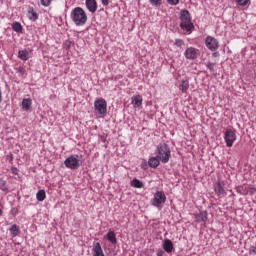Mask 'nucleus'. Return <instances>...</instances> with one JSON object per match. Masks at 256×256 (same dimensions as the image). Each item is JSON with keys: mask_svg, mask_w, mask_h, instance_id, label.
<instances>
[{"mask_svg": "<svg viewBox=\"0 0 256 256\" xmlns=\"http://www.w3.org/2000/svg\"><path fill=\"white\" fill-rule=\"evenodd\" d=\"M45 197H46L45 190H39L36 194L37 201H45Z\"/></svg>", "mask_w": 256, "mask_h": 256, "instance_id": "23", "label": "nucleus"}, {"mask_svg": "<svg viewBox=\"0 0 256 256\" xmlns=\"http://www.w3.org/2000/svg\"><path fill=\"white\" fill-rule=\"evenodd\" d=\"M19 59H22V61H27L29 59V52L27 50H20L18 52Z\"/></svg>", "mask_w": 256, "mask_h": 256, "instance_id": "20", "label": "nucleus"}, {"mask_svg": "<svg viewBox=\"0 0 256 256\" xmlns=\"http://www.w3.org/2000/svg\"><path fill=\"white\" fill-rule=\"evenodd\" d=\"M2 214V211L0 210V215Z\"/></svg>", "mask_w": 256, "mask_h": 256, "instance_id": "42", "label": "nucleus"}, {"mask_svg": "<svg viewBox=\"0 0 256 256\" xmlns=\"http://www.w3.org/2000/svg\"><path fill=\"white\" fill-rule=\"evenodd\" d=\"M165 201H167V196H165V192L157 191L154 194V198L151 201V205H153V207H159V205H163Z\"/></svg>", "mask_w": 256, "mask_h": 256, "instance_id": "4", "label": "nucleus"}, {"mask_svg": "<svg viewBox=\"0 0 256 256\" xmlns=\"http://www.w3.org/2000/svg\"><path fill=\"white\" fill-rule=\"evenodd\" d=\"M206 47H208L210 51H217V49H219V41L212 36H208L206 38Z\"/></svg>", "mask_w": 256, "mask_h": 256, "instance_id": "8", "label": "nucleus"}, {"mask_svg": "<svg viewBox=\"0 0 256 256\" xmlns=\"http://www.w3.org/2000/svg\"><path fill=\"white\" fill-rule=\"evenodd\" d=\"M189 89V81L183 80L180 85V91H187Z\"/></svg>", "mask_w": 256, "mask_h": 256, "instance_id": "25", "label": "nucleus"}, {"mask_svg": "<svg viewBox=\"0 0 256 256\" xmlns=\"http://www.w3.org/2000/svg\"><path fill=\"white\" fill-rule=\"evenodd\" d=\"M101 3H102V5L107 7V5H109V0H101Z\"/></svg>", "mask_w": 256, "mask_h": 256, "instance_id": "34", "label": "nucleus"}, {"mask_svg": "<svg viewBox=\"0 0 256 256\" xmlns=\"http://www.w3.org/2000/svg\"><path fill=\"white\" fill-rule=\"evenodd\" d=\"M144 167H147V164H144Z\"/></svg>", "mask_w": 256, "mask_h": 256, "instance_id": "41", "label": "nucleus"}, {"mask_svg": "<svg viewBox=\"0 0 256 256\" xmlns=\"http://www.w3.org/2000/svg\"><path fill=\"white\" fill-rule=\"evenodd\" d=\"M214 191L216 195H225V183L224 182H218L214 185Z\"/></svg>", "mask_w": 256, "mask_h": 256, "instance_id": "10", "label": "nucleus"}, {"mask_svg": "<svg viewBox=\"0 0 256 256\" xmlns=\"http://www.w3.org/2000/svg\"><path fill=\"white\" fill-rule=\"evenodd\" d=\"M163 255H165V251H163V250H158L157 256H163Z\"/></svg>", "mask_w": 256, "mask_h": 256, "instance_id": "36", "label": "nucleus"}, {"mask_svg": "<svg viewBox=\"0 0 256 256\" xmlns=\"http://www.w3.org/2000/svg\"><path fill=\"white\" fill-rule=\"evenodd\" d=\"M85 5L90 13H95L97 11L96 0H86Z\"/></svg>", "mask_w": 256, "mask_h": 256, "instance_id": "11", "label": "nucleus"}, {"mask_svg": "<svg viewBox=\"0 0 256 256\" xmlns=\"http://www.w3.org/2000/svg\"><path fill=\"white\" fill-rule=\"evenodd\" d=\"M156 156L162 163H169V159H171V148H169V145L165 143L159 144L156 150Z\"/></svg>", "mask_w": 256, "mask_h": 256, "instance_id": "2", "label": "nucleus"}, {"mask_svg": "<svg viewBox=\"0 0 256 256\" xmlns=\"http://www.w3.org/2000/svg\"><path fill=\"white\" fill-rule=\"evenodd\" d=\"M18 73H21L23 75L25 73V68L19 67Z\"/></svg>", "mask_w": 256, "mask_h": 256, "instance_id": "35", "label": "nucleus"}, {"mask_svg": "<svg viewBox=\"0 0 256 256\" xmlns=\"http://www.w3.org/2000/svg\"><path fill=\"white\" fill-rule=\"evenodd\" d=\"M28 17L30 21H37V19H39V16L33 10L28 11Z\"/></svg>", "mask_w": 256, "mask_h": 256, "instance_id": "24", "label": "nucleus"}, {"mask_svg": "<svg viewBox=\"0 0 256 256\" xmlns=\"http://www.w3.org/2000/svg\"><path fill=\"white\" fill-rule=\"evenodd\" d=\"M249 253H250V255H256V247L251 246L250 249H249Z\"/></svg>", "mask_w": 256, "mask_h": 256, "instance_id": "32", "label": "nucleus"}, {"mask_svg": "<svg viewBox=\"0 0 256 256\" xmlns=\"http://www.w3.org/2000/svg\"><path fill=\"white\" fill-rule=\"evenodd\" d=\"M7 160L8 161H13V154L7 155Z\"/></svg>", "mask_w": 256, "mask_h": 256, "instance_id": "37", "label": "nucleus"}, {"mask_svg": "<svg viewBox=\"0 0 256 256\" xmlns=\"http://www.w3.org/2000/svg\"><path fill=\"white\" fill-rule=\"evenodd\" d=\"M180 20L182 21L180 23L181 29L183 31H187L188 33L193 29V24L191 23V13L188 12V10H181L180 11Z\"/></svg>", "mask_w": 256, "mask_h": 256, "instance_id": "3", "label": "nucleus"}, {"mask_svg": "<svg viewBox=\"0 0 256 256\" xmlns=\"http://www.w3.org/2000/svg\"><path fill=\"white\" fill-rule=\"evenodd\" d=\"M1 101H3V93L0 90V103H1Z\"/></svg>", "mask_w": 256, "mask_h": 256, "instance_id": "39", "label": "nucleus"}, {"mask_svg": "<svg viewBox=\"0 0 256 256\" xmlns=\"http://www.w3.org/2000/svg\"><path fill=\"white\" fill-rule=\"evenodd\" d=\"M167 2L169 3V5H178L179 4V0H167Z\"/></svg>", "mask_w": 256, "mask_h": 256, "instance_id": "33", "label": "nucleus"}, {"mask_svg": "<svg viewBox=\"0 0 256 256\" xmlns=\"http://www.w3.org/2000/svg\"><path fill=\"white\" fill-rule=\"evenodd\" d=\"M95 110L99 115H107V101L105 99H98L94 102Z\"/></svg>", "mask_w": 256, "mask_h": 256, "instance_id": "5", "label": "nucleus"}, {"mask_svg": "<svg viewBox=\"0 0 256 256\" xmlns=\"http://www.w3.org/2000/svg\"><path fill=\"white\" fill-rule=\"evenodd\" d=\"M162 247L166 253H173V249H175L173 242L170 239H165L163 241Z\"/></svg>", "mask_w": 256, "mask_h": 256, "instance_id": "9", "label": "nucleus"}, {"mask_svg": "<svg viewBox=\"0 0 256 256\" xmlns=\"http://www.w3.org/2000/svg\"><path fill=\"white\" fill-rule=\"evenodd\" d=\"M31 98L23 99L22 101V107L25 109V111H29L31 109Z\"/></svg>", "mask_w": 256, "mask_h": 256, "instance_id": "21", "label": "nucleus"}, {"mask_svg": "<svg viewBox=\"0 0 256 256\" xmlns=\"http://www.w3.org/2000/svg\"><path fill=\"white\" fill-rule=\"evenodd\" d=\"M185 57L186 59H197V50L193 47L187 48L185 51Z\"/></svg>", "mask_w": 256, "mask_h": 256, "instance_id": "12", "label": "nucleus"}, {"mask_svg": "<svg viewBox=\"0 0 256 256\" xmlns=\"http://www.w3.org/2000/svg\"><path fill=\"white\" fill-rule=\"evenodd\" d=\"M175 45H176L177 47H182L183 45H185V43L183 42L182 39H176Z\"/></svg>", "mask_w": 256, "mask_h": 256, "instance_id": "31", "label": "nucleus"}, {"mask_svg": "<svg viewBox=\"0 0 256 256\" xmlns=\"http://www.w3.org/2000/svg\"><path fill=\"white\" fill-rule=\"evenodd\" d=\"M12 29L13 31H16V33H21V31H23V26H21V23L19 22H14L12 24Z\"/></svg>", "mask_w": 256, "mask_h": 256, "instance_id": "22", "label": "nucleus"}, {"mask_svg": "<svg viewBox=\"0 0 256 256\" xmlns=\"http://www.w3.org/2000/svg\"><path fill=\"white\" fill-rule=\"evenodd\" d=\"M206 67L209 69V71H211V73H213L215 71V63L208 62L206 64Z\"/></svg>", "mask_w": 256, "mask_h": 256, "instance_id": "27", "label": "nucleus"}, {"mask_svg": "<svg viewBox=\"0 0 256 256\" xmlns=\"http://www.w3.org/2000/svg\"><path fill=\"white\" fill-rule=\"evenodd\" d=\"M237 4L241 7H245L249 3V0H236Z\"/></svg>", "mask_w": 256, "mask_h": 256, "instance_id": "28", "label": "nucleus"}, {"mask_svg": "<svg viewBox=\"0 0 256 256\" xmlns=\"http://www.w3.org/2000/svg\"><path fill=\"white\" fill-rule=\"evenodd\" d=\"M131 186L132 187H135V189H143L144 185H143V182H141L139 179L137 178H134L132 181H131Z\"/></svg>", "mask_w": 256, "mask_h": 256, "instance_id": "19", "label": "nucleus"}, {"mask_svg": "<svg viewBox=\"0 0 256 256\" xmlns=\"http://www.w3.org/2000/svg\"><path fill=\"white\" fill-rule=\"evenodd\" d=\"M212 56H213V57H219V52H214V53L212 54Z\"/></svg>", "mask_w": 256, "mask_h": 256, "instance_id": "38", "label": "nucleus"}, {"mask_svg": "<svg viewBox=\"0 0 256 256\" xmlns=\"http://www.w3.org/2000/svg\"><path fill=\"white\" fill-rule=\"evenodd\" d=\"M93 251V256H105V254L103 253V248H101V243L96 242L94 244V247L92 249Z\"/></svg>", "mask_w": 256, "mask_h": 256, "instance_id": "13", "label": "nucleus"}, {"mask_svg": "<svg viewBox=\"0 0 256 256\" xmlns=\"http://www.w3.org/2000/svg\"><path fill=\"white\" fill-rule=\"evenodd\" d=\"M65 166L67 169H79V160L75 156H69L65 161H64Z\"/></svg>", "mask_w": 256, "mask_h": 256, "instance_id": "7", "label": "nucleus"}, {"mask_svg": "<svg viewBox=\"0 0 256 256\" xmlns=\"http://www.w3.org/2000/svg\"><path fill=\"white\" fill-rule=\"evenodd\" d=\"M9 231L13 237H17V235L21 233V230L19 229V226H17V224H13Z\"/></svg>", "mask_w": 256, "mask_h": 256, "instance_id": "18", "label": "nucleus"}, {"mask_svg": "<svg viewBox=\"0 0 256 256\" xmlns=\"http://www.w3.org/2000/svg\"><path fill=\"white\" fill-rule=\"evenodd\" d=\"M161 159H159L157 156L156 157H151L148 160V165L149 167H152L153 169L159 167V163H160Z\"/></svg>", "mask_w": 256, "mask_h": 256, "instance_id": "15", "label": "nucleus"}, {"mask_svg": "<svg viewBox=\"0 0 256 256\" xmlns=\"http://www.w3.org/2000/svg\"><path fill=\"white\" fill-rule=\"evenodd\" d=\"M0 189L2 191H7V182L3 179H0Z\"/></svg>", "mask_w": 256, "mask_h": 256, "instance_id": "26", "label": "nucleus"}, {"mask_svg": "<svg viewBox=\"0 0 256 256\" xmlns=\"http://www.w3.org/2000/svg\"><path fill=\"white\" fill-rule=\"evenodd\" d=\"M106 237L112 245H117V236H115V232L109 230Z\"/></svg>", "mask_w": 256, "mask_h": 256, "instance_id": "17", "label": "nucleus"}, {"mask_svg": "<svg viewBox=\"0 0 256 256\" xmlns=\"http://www.w3.org/2000/svg\"><path fill=\"white\" fill-rule=\"evenodd\" d=\"M132 105H134V107H141V105H143V97H141V95L133 96Z\"/></svg>", "mask_w": 256, "mask_h": 256, "instance_id": "14", "label": "nucleus"}, {"mask_svg": "<svg viewBox=\"0 0 256 256\" xmlns=\"http://www.w3.org/2000/svg\"><path fill=\"white\" fill-rule=\"evenodd\" d=\"M155 7H161V0H149Z\"/></svg>", "mask_w": 256, "mask_h": 256, "instance_id": "29", "label": "nucleus"}, {"mask_svg": "<svg viewBox=\"0 0 256 256\" xmlns=\"http://www.w3.org/2000/svg\"><path fill=\"white\" fill-rule=\"evenodd\" d=\"M196 221L198 223H206V221H207V211H202L199 214H196Z\"/></svg>", "mask_w": 256, "mask_h": 256, "instance_id": "16", "label": "nucleus"}, {"mask_svg": "<svg viewBox=\"0 0 256 256\" xmlns=\"http://www.w3.org/2000/svg\"><path fill=\"white\" fill-rule=\"evenodd\" d=\"M41 5H43V7H49L51 5V0H41Z\"/></svg>", "mask_w": 256, "mask_h": 256, "instance_id": "30", "label": "nucleus"}, {"mask_svg": "<svg viewBox=\"0 0 256 256\" xmlns=\"http://www.w3.org/2000/svg\"><path fill=\"white\" fill-rule=\"evenodd\" d=\"M71 19L77 27H82L87 23V13L81 7H76L71 11Z\"/></svg>", "mask_w": 256, "mask_h": 256, "instance_id": "1", "label": "nucleus"}, {"mask_svg": "<svg viewBox=\"0 0 256 256\" xmlns=\"http://www.w3.org/2000/svg\"><path fill=\"white\" fill-rule=\"evenodd\" d=\"M67 47L71 46V42H66Z\"/></svg>", "mask_w": 256, "mask_h": 256, "instance_id": "40", "label": "nucleus"}, {"mask_svg": "<svg viewBox=\"0 0 256 256\" xmlns=\"http://www.w3.org/2000/svg\"><path fill=\"white\" fill-rule=\"evenodd\" d=\"M224 139L226 141L227 147H233V143H235V140L237 139V135L235 134V131L231 129H227L225 132Z\"/></svg>", "mask_w": 256, "mask_h": 256, "instance_id": "6", "label": "nucleus"}]
</instances>
